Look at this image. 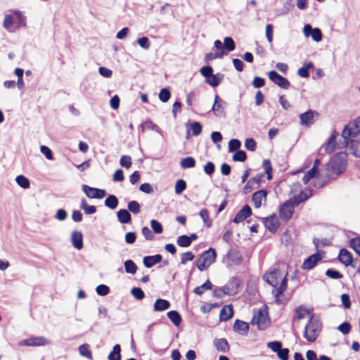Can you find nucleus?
Returning a JSON list of instances; mask_svg holds the SVG:
<instances>
[{
	"label": "nucleus",
	"mask_w": 360,
	"mask_h": 360,
	"mask_svg": "<svg viewBox=\"0 0 360 360\" xmlns=\"http://www.w3.org/2000/svg\"><path fill=\"white\" fill-rule=\"evenodd\" d=\"M174 188L176 194H181L186 188V181L184 179L177 180Z\"/></svg>",
	"instance_id": "obj_47"
},
{
	"label": "nucleus",
	"mask_w": 360,
	"mask_h": 360,
	"mask_svg": "<svg viewBox=\"0 0 360 360\" xmlns=\"http://www.w3.org/2000/svg\"><path fill=\"white\" fill-rule=\"evenodd\" d=\"M247 158V155L244 150H238L232 156V160L235 162H244Z\"/></svg>",
	"instance_id": "obj_46"
},
{
	"label": "nucleus",
	"mask_w": 360,
	"mask_h": 360,
	"mask_svg": "<svg viewBox=\"0 0 360 360\" xmlns=\"http://www.w3.org/2000/svg\"><path fill=\"white\" fill-rule=\"evenodd\" d=\"M212 287L211 282L207 280L205 283H204L202 285L196 287L193 292L196 295H201L204 293L205 290H210Z\"/></svg>",
	"instance_id": "obj_40"
},
{
	"label": "nucleus",
	"mask_w": 360,
	"mask_h": 360,
	"mask_svg": "<svg viewBox=\"0 0 360 360\" xmlns=\"http://www.w3.org/2000/svg\"><path fill=\"white\" fill-rule=\"evenodd\" d=\"M167 316L174 326H179V324L181 321V317L178 311H170L167 312Z\"/></svg>",
	"instance_id": "obj_36"
},
{
	"label": "nucleus",
	"mask_w": 360,
	"mask_h": 360,
	"mask_svg": "<svg viewBox=\"0 0 360 360\" xmlns=\"http://www.w3.org/2000/svg\"><path fill=\"white\" fill-rule=\"evenodd\" d=\"M131 295L137 300H141L144 298L145 294L141 288L134 287L131 290Z\"/></svg>",
	"instance_id": "obj_54"
},
{
	"label": "nucleus",
	"mask_w": 360,
	"mask_h": 360,
	"mask_svg": "<svg viewBox=\"0 0 360 360\" xmlns=\"http://www.w3.org/2000/svg\"><path fill=\"white\" fill-rule=\"evenodd\" d=\"M347 146L349 147L354 156L360 157V141L349 139V144Z\"/></svg>",
	"instance_id": "obj_32"
},
{
	"label": "nucleus",
	"mask_w": 360,
	"mask_h": 360,
	"mask_svg": "<svg viewBox=\"0 0 360 360\" xmlns=\"http://www.w3.org/2000/svg\"><path fill=\"white\" fill-rule=\"evenodd\" d=\"M240 146L241 143L238 139H231L228 145L229 152L233 153L237 151L240 148Z\"/></svg>",
	"instance_id": "obj_44"
},
{
	"label": "nucleus",
	"mask_w": 360,
	"mask_h": 360,
	"mask_svg": "<svg viewBox=\"0 0 360 360\" xmlns=\"http://www.w3.org/2000/svg\"><path fill=\"white\" fill-rule=\"evenodd\" d=\"M318 115L319 113L312 110H309L307 112L300 114V124L306 127L312 125L315 122V117Z\"/></svg>",
	"instance_id": "obj_13"
},
{
	"label": "nucleus",
	"mask_w": 360,
	"mask_h": 360,
	"mask_svg": "<svg viewBox=\"0 0 360 360\" xmlns=\"http://www.w3.org/2000/svg\"><path fill=\"white\" fill-rule=\"evenodd\" d=\"M268 191L262 189L253 193L252 201L255 208H259L266 201Z\"/></svg>",
	"instance_id": "obj_14"
},
{
	"label": "nucleus",
	"mask_w": 360,
	"mask_h": 360,
	"mask_svg": "<svg viewBox=\"0 0 360 360\" xmlns=\"http://www.w3.org/2000/svg\"><path fill=\"white\" fill-rule=\"evenodd\" d=\"M255 181L253 179H250L245 187L243 188V193H248L250 191H252L254 189L258 188L259 186H257V184H254Z\"/></svg>",
	"instance_id": "obj_56"
},
{
	"label": "nucleus",
	"mask_w": 360,
	"mask_h": 360,
	"mask_svg": "<svg viewBox=\"0 0 360 360\" xmlns=\"http://www.w3.org/2000/svg\"><path fill=\"white\" fill-rule=\"evenodd\" d=\"M360 134V116L357 117L352 121L349 122L345 126L342 131V137L343 138L346 145L349 144L350 138H355Z\"/></svg>",
	"instance_id": "obj_5"
},
{
	"label": "nucleus",
	"mask_w": 360,
	"mask_h": 360,
	"mask_svg": "<svg viewBox=\"0 0 360 360\" xmlns=\"http://www.w3.org/2000/svg\"><path fill=\"white\" fill-rule=\"evenodd\" d=\"M137 44L143 49H148L150 48V41L148 37H142L137 39Z\"/></svg>",
	"instance_id": "obj_57"
},
{
	"label": "nucleus",
	"mask_w": 360,
	"mask_h": 360,
	"mask_svg": "<svg viewBox=\"0 0 360 360\" xmlns=\"http://www.w3.org/2000/svg\"><path fill=\"white\" fill-rule=\"evenodd\" d=\"M266 345L273 352H276V353L282 347V344L279 341L269 342Z\"/></svg>",
	"instance_id": "obj_62"
},
{
	"label": "nucleus",
	"mask_w": 360,
	"mask_h": 360,
	"mask_svg": "<svg viewBox=\"0 0 360 360\" xmlns=\"http://www.w3.org/2000/svg\"><path fill=\"white\" fill-rule=\"evenodd\" d=\"M71 242L75 248L81 250L83 248V236L82 233L77 231H72Z\"/></svg>",
	"instance_id": "obj_19"
},
{
	"label": "nucleus",
	"mask_w": 360,
	"mask_h": 360,
	"mask_svg": "<svg viewBox=\"0 0 360 360\" xmlns=\"http://www.w3.org/2000/svg\"><path fill=\"white\" fill-rule=\"evenodd\" d=\"M128 209L130 212L134 214H138L140 212L141 208L139 203L136 200L130 201L128 203Z\"/></svg>",
	"instance_id": "obj_55"
},
{
	"label": "nucleus",
	"mask_w": 360,
	"mask_h": 360,
	"mask_svg": "<svg viewBox=\"0 0 360 360\" xmlns=\"http://www.w3.org/2000/svg\"><path fill=\"white\" fill-rule=\"evenodd\" d=\"M289 349L282 347L277 352V356L281 360H288Z\"/></svg>",
	"instance_id": "obj_64"
},
{
	"label": "nucleus",
	"mask_w": 360,
	"mask_h": 360,
	"mask_svg": "<svg viewBox=\"0 0 360 360\" xmlns=\"http://www.w3.org/2000/svg\"><path fill=\"white\" fill-rule=\"evenodd\" d=\"M252 84L256 89L261 88L264 86L265 80L262 77H255L252 80Z\"/></svg>",
	"instance_id": "obj_63"
},
{
	"label": "nucleus",
	"mask_w": 360,
	"mask_h": 360,
	"mask_svg": "<svg viewBox=\"0 0 360 360\" xmlns=\"http://www.w3.org/2000/svg\"><path fill=\"white\" fill-rule=\"evenodd\" d=\"M233 315V309L231 305L224 306L220 311V320L227 321L231 319Z\"/></svg>",
	"instance_id": "obj_22"
},
{
	"label": "nucleus",
	"mask_w": 360,
	"mask_h": 360,
	"mask_svg": "<svg viewBox=\"0 0 360 360\" xmlns=\"http://www.w3.org/2000/svg\"><path fill=\"white\" fill-rule=\"evenodd\" d=\"M311 315L310 311L307 309L303 306H300L295 309V316L294 319H302Z\"/></svg>",
	"instance_id": "obj_33"
},
{
	"label": "nucleus",
	"mask_w": 360,
	"mask_h": 360,
	"mask_svg": "<svg viewBox=\"0 0 360 360\" xmlns=\"http://www.w3.org/2000/svg\"><path fill=\"white\" fill-rule=\"evenodd\" d=\"M271 323L266 306H262L258 310H255L251 320V324L257 326L259 330L266 329Z\"/></svg>",
	"instance_id": "obj_3"
},
{
	"label": "nucleus",
	"mask_w": 360,
	"mask_h": 360,
	"mask_svg": "<svg viewBox=\"0 0 360 360\" xmlns=\"http://www.w3.org/2000/svg\"><path fill=\"white\" fill-rule=\"evenodd\" d=\"M200 217L202 219L205 225L207 227H210L212 224V221L209 217L208 212L206 209H202L199 213Z\"/></svg>",
	"instance_id": "obj_42"
},
{
	"label": "nucleus",
	"mask_w": 360,
	"mask_h": 360,
	"mask_svg": "<svg viewBox=\"0 0 360 360\" xmlns=\"http://www.w3.org/2000/svg\"><path fill=\"white\" fill-rule=\"evenodd\" d=\"M224 48L228 51H232L235 49V42L231 37H227L224 39Z\"/></svg>",
	"instance_id": "obj_52"
},
{
	"label": "nucleus",
	"mask_w": 360,
	"mask_h": 360,
	"mask_svg": "<svg viewBox=\"0 0 360 360\" xmlns=\"http://www.w3.org/2000/svg\"><path fill=\"white\" fill-rule=\"evenodd\" d=\"M269 79L278 86L287 89L290 86L289 81L280 75L276 71L271 70L268 74Z\"/></svg>",
	"instance_id": "obj_9"
},
{
	"label": "nucleus",
	"mask_w": 360,
	"mask_h": 360,
	"mask_svg": "<svg viewBox=\"0 0 360 360\" xmlns=\"http://www.w3.org/2000/svg\"><path fill=\"white\" fill-rule=\"evenodd\" d=\"M161 255H155L153 256H146L143 258V264L147 268H150L155 264L159 263L162 260Z\"/></svg>",
	"instance_id": "obj_21"
},
{
	"label": "nucleus",
	"mask_w": 360,
	"mask_h": 360,
	"mask_svg": "<svg viewBox=\"0 0 360 360\" xmlns=\"http://www.w3.org/2000/svg\"><path fill=\"white\" fill-rule=\"evenodd\" d=\"M347 165V155L345 153H339L334 155L326 165L327 169L333 174L339 175L343 173Z\"/></svg>",
	"instance_id": "obj_2"
},
{
	"label": "nucleus",
	"mask_w": 360,
	"mask_h": 360,
	"mask_svg": "<svg viewBox=\"0 0 360 360\" xmlns=\"http://www.w3.org/2000/svg\"><path fill=\"white\" fill-rule=\"evenodd\" d=\"M226 103L222 100L218 95L214 97V103L212 105V110L217 117H222L226 115L225 108Z\"/></svg>",
	"instance_id": "obj_10"
},
{
	"label": "nucleus",
	"mask_w": 360,
	"mask_h": 360,
	"mask_svg": "<svg viewBox=\"0 0 360 360\" xmlns=\"http://www.w3.org/2000/svg\"><path fill=\"white\" fill-rule=\"evenodd\" d=\"M321 322L318 319L315 318L314 315H311L304 328V337L309 342H314L321 332Z\"/></svg>",
	"instance_id": "obj_4"
},
{
	"label": "nucleus",
	"mask_w": 360,
	"mask_h": 360,
	"mask_svg": "<svg viewBox=\"0 0 360 360\" xmlns=\"http://www.w3.org/2000/svg\"><path fill=\"white\" fill-rule=\"evenodd\" d=\"M82 189L89 198L102 199L106 195L104 190L90 187L87 185H82Z\"/></svg>",
	"instance_id": "obj_11"
},
{
	"label": "nucleus",
	"mask_w": 360,
	"mask_h": 360,
	"mask_svg": "<svg viewBox=\"0 0 360 360\" xmlns=\"http://www.w3.org/2000/svg\"><path fill=\"white\" fill-rule=\"evenodd\" d=\"M314 68L311 62H309L298 69L297 75L303 78H307L309 76V70Z\"/></svg>",
	"instance_id": "obj_31"
},
{
	"label": "nucleus",
	"mask_w": 360,
	"mask_h": 360,
	"mask_svg": "<svg viewBox=\"0 0 360 360\" xmlns=\"http://www.w3.org/2000/svg\"><path fill=\"white\" fill-rule=\"evenodd\" d=\"M47 344H49V340L41 336L30 338L20 342V345L26 346H44Z\"/></svg>",
	"instance_id": "obj_15"
},
{
	"label": "nucleus",
	"mask_w": 360,
	"mask_h": 360,
	"mask_svg": "<svg viewBox=\"0 0 360 360\" xmlns=\"http://www.w3.org/2000/svg\"><path fill=\"white\" fill-rule=\"evenodd\" d=\"M227 258L233 264L239 265L242 262V257L239 252L236 250L231 249L227 253Z\"/></svg>",
	"instance_id": "obj_23"
},
{
	"label": "nucleus",
	"mask_w": 360,
	"mask_h": 360,
	"mask_svg": "<svg viewBox=\"0 0 360 360\" xmlns=\"http://www.w3.org/2000/svg\"><path fill=\"white\" fill-rule=\"evenodd\" d=\"M224 78V75L220 73L212 75L210 77L205 79V82L212 87L217 86Z\"/></svg>",
	"instance_id": "obj_29"
},
{
	"label": "nucleus",
	"mask_w": 360,
	"mask_h": 360,
	"mask_svg": "<svg viewBox=\"0 0 360 360\" xmlns=\"http://www.w3.org/2000/svg\"><path fill=\"white\" fill-rule=\"evenodd\" d=\"M338 258L340 261L346 266L349 265L352 262L351 253L345 249H342L340 251Z\"/></svg>",
	"instance_id": "obj_24"
},
{
	"label": "nucleus",
	"mask_w": 360,
	"mask_h": 360,
	"mask_svg": "<svg viewBox=\"0 0 360 360\" xmlns=\"http://www.w3.org/2000/svg\"><path fill=\"white\" fill-rule=\"evenodd\" d=\"M233 330L240 335H247L249 331V324L237 319L233 324Z\"/></svg>",
	"instance_id": "obj_20"
},
{
	"label": "nucleus",
	"mask_w": 360,
	"mask_h": 360,
	"mask_svg": "<svg viewBox=\"0 0 360 360\" xmlns=\"http://www.w3.org/2000/svg\"><path fill=\"white\" fill-rule=\"evenodd\" d=\"M124 269L127 274H134L137 271L136 264L131 259L124 262Z\"/></svg>",
	"instance_id": "obj_41"
},
{
	"label": "nucleus",
	"mask_w": 360,
	"mask_h": 360,
	"mask_svg": "<svg viewBox=\"0 0 360 360\" xmlns=\"http://www.w3.org/2000/svg\"><path fill=\"white\" fill-rule=\"evenodd\" d=\"M96 291L98 295L105 296L108 294L110 289L108 286L101 284L96 287Z\"/></svg>",
	"instance_id": "obj_59"
},
{
	"label": "nucleus",
	"mask_w": 360,
	"mask_h": 360,
	"mask_svg": "<svg viewBox=\"0 0 360 360\" xmlns=\"http://www.w3.org/2000/svg\"><path fill=\"white\" fill-rule=\"evenodd\" d=\"M170 307L169 301L164 299H158L154 304V310L155 311H162L168 309Z\"/></svg>",
	"instance_id": "obj_25"
},
{
	"label": "nucleus",
	"mask_w": 360,
	"mask_h": 360,
	"mask_svg": "<svg viewBox=\"0 0 360 360\" xmlns=\"http://www.w3.org/2000/svg\"><path fill=\"white\" fill-rule=\"evenodd\" d=\"M217 253L214 249L210 248L197 260L196 266L200 271L207 269L216 259Z\"/></svg>",
	"instance_id": "obj_6"
},
{
	"label": "nucleus",
	"mask_w": 360,
	"mask_h": 360,
	"mask_svg": "<svg viewBox=\"0 0 360 360\" xmlns=\"http://www.w3.org/2000/svg\"><path fill=\"white\" fill-rule=\"evenodd\" d=\"M295 205H296L291 199L285 202L279 210L280 217L285 221L290 219L292 216Z\"/></svg>",
	"instance_id": "obj_8"
},
{
	"label": "nucleus",
	"mask_w": 360,
	"mask_h": 360,
	"mask_svg": "<svg viewBox=\"0 0 360 360\" xmlns=\"http://www.w3.org/2000/svg\"><path fill=\"white\" fill-rule=\"evenodd\" d=\"M180 166L184 169L193 168L195 166V160L192 157H186L181 159Z\"/></svg>",
	"instance_id": "obj_38"
},
{
	"label": "nucleus",
	"mask_w": 360,
	"mask_h": 360,
	"mask_svg": "<svg viewBox=\"0 0 360 360\" xmlns=\"http://www.w3.org/2000/svg\"><path fill=\"white\" fill-rule=\"evenodd\" d=\"M321 259V256L319 254H314L304 259L302 265V269L304 270H310L313 269Z\"/></svg>",
	"instance_id": "obj_16"
},
{
	"label": "nucleus",
	"mask_w": 360,
	"mask_h": 360,
	"mask_svg": "<svg viewBox=\"0 0 360 360\" xmlns=\"http://www.w3.org/2000/svg\"><path fill=\"white\" fill-rule=\"evenodd\" d=\"M263 167L267 175V179L271 180L272 179V167L271 162L269 160H264Z\"/></svg>",
	"instance_id": "obj_49"
},
{
	"label": "nucleus",
	"mask_w": 360,
	"mask_h": 360,
	"mask_svg": "<svg viewBox=\"0 0 360 360\" xmlns=\"http://www.w3.org/2000/svg\"><path fill=\"white\" fill-rule=\"evenodd\" d=\"M350 246L360 257V238L356 237L350 240Z\"/></svg>",
	"instance_id": "obj_50"
},
{
	"label": "nucleus",
	"mask_w": 360,
	"mask_h": 360,
	"mask_svg": "<svg viewBox=\"0 0 360 360\" xmlns=\"http://www.w3.org/2000/svg\"><path fill=\"white\" fill-rule=\"evenodd\" d=\"M171 97V93L169 89L164 88L162 89L159 93V99L162 102H167Z\"/></svg>",
	"instance_id": "obj_51"
},
{
	"label": "nucleus",
	"mask_w": 360,
	"mask_h": 360,
	"mask_svg": "<svg viewBox=\"0 0 360 360\" xmlns=\"http://www.w3.org/2000/svg\"><path fill=\"white\" fill-rule=\"evenodd\" d=\"M303 33L306 37H311L312 39L316 42H319L322 40V32L319 28H312V27L307 24L304 26Z\"/></svg>",
	"instance_id": "obj_12"
},
{
	"label": "nucleus",
	"mask_w": 360,
	"mask_h": 360,
	"mask_svg": "<svg viewBox=\"0 0 360 360\" xmlns=\"http://www.w3.org/2000/svg\"><path fill=\"white\" fill-rule=\"evenodd\" d=\"M13 13L17 18L19 26L20 27H25L27 19H26V17L22 14V13L18 10L13 11Z\"/></svg>",
	"instance_id": "obj_48"
},
{
	"label": "nucleus",
	"mask_w": 360,
	"mask_h": 360,
	"mask_svg": "<svg viewBox=\"0 0 360 360\" xmlns=\"http://www.w3.org/2000/svg\"><path fill=\"white\" fill-rule=\"evenodd\" d=\"M264 226L271 232H276L279 226L277 217L274 215L266 218L264 220Z\"/></svg>",
	"instance_id": "obj_18"
},
{
	"label": "nucleus",
	"mask_w": 360,
	"mask_h": 360,
	"mask_svg": "<svg viewBox=\"0 0 360 360\" xmlns=\"http://www.w3.org/2000/svg\"><path fill=\"white\" fill-rule=\"evenodd\" d=\"M263 279L274 288L272 292L274 295L275 301L277 304H281L279 297L287 288L286 276H283L278 269H274L266 273L263 276Z\"/></svg>",
	"instance_id": "obj_1"
},
{
	"label": "nucleus",
	"mask_w": 360,
	"mask_h": 360,
	"mask_svg": "<svg viewBox=\"0 0 360 360\" xmlns=\"http://www.w3.org/2000/svg\"><path fill=\"white\" fill-rule=\"evenodd\" d=\"M16 183L22 188H28L30 187V181L27 177L23 175H19L15 179Z\"/></svg>",
	"instance_id": "obj_45"
},
{
	"label": "nucleus",
	"mask_w": 360,
	"mask_h": 360,
	"mask_svg": "<svg viewBox=\"0 0 360 360\" xmlns=\"http://www.w3.org/2000/svg\"><path fill=\"white\" fill-rule=\"evenodd\" d=\"M214 345L218 351L221 352H226L229 349V343L225 338L215 340Z\"/></svg>",
	"instance_id": "obj_26"
},
{
	"label": "nucleus",
	"mask_w": 360,
	"mask_h": 360,
	"mask_svg": "<svg viewBox=\"0 0 360 360\" xmlns=\"http://www.w3.org/2000/svg\"><path fill=\"white\" fill-rule=\"evenodd\" d=\"M80 207L84 210V212L86 214H92L96 212V207L94 205H88L84 198H82L81 200Z\"/></svg>",
	"instance_id": "obj_37"
},
{
	"label": "nucleus",
	"mask_w": 360,
	"mask_h": 360,
	"mask_svg": "<svg viewBox=\"0 0 360 360\" xmlns=\"http://www.w3.org/2000/svg\"><path fill=\"white\" fill-rule=\"evenodd\" d=\"M120 164L122 167L129 168L131 166V158L129 155H123L120 158Z\"/></svg>",
	"instance_id": "obj_60"
},
{
	"label": "nucleus",
	"mask_w": 360,
	"mask_h": 360,
	"mask_svg": "<svg viewBox=\"0 0 360 360\" xmlns=\"http://www.w3.org/2000/svg\"><path fill=\"white\" fill-rule=\"evenodd\" d=\"M105 205L112 210L118 205V200L115 195H110L105 200Z\"/></svg>",
	"instance_id": "obj_39"
},
{
	"label": "nucleus",
	"mask_w": 360,
	"mask_h": 360,
	"mask_svg": "<svg viewBox=\"0 0 360 360\" xmlns=\"http://www.w3.org/2000/svg\"><path fill=\"white\" fill-rule=\"evenodd\" d=\"M79 352L81 356H84L89 360H92V354L88 344H83L80 345L79 347Z\"/></svg>",
	"instance_id": "obj_34"
},
{
	"label": "nucleus",
	"mask_w": 360,
	"mask_h": 360,
	"mask_svg": "<svg viewBox=\"0 0 360 360\" xmlns=\"http://www.w3.org/2000/svg\"><path fill=\"white\" fill-rule=\"evenodd\" d=\"M150 226L155 233H161L163 231L161 224L155 219L150 221Z\"/></svg>",
	"instance_id": "obj_58"
},
{
	"label": "nucleus",
	"mask_w": 360,
	"mask_h": 360,
	"mask_svg": "<svg viewBox=\"0 0 360 360\" xmlns=\"http://www.w3.org/2000/svg\"><path fill=\"white\" fill-rule=\"evenodd\" d=\"M141 127L143 132L146 130H153L157 133L162 134L160 128L157 124H154L151 120H146L141 125Z\"/></svg>",
	"instance_id": "obj_28"
},
{
	"label": "nucleus",
	"mask_w": 360,
	"mask_h": 360,
	"mask_svg": "<svg viewBox=\"0 0 360 360\" xmlns=\"http://www.w3.org/2000/svg\"><path fill=\"white\" fill-rule=\"evenodd\" d=\"M252 214V210L249 205H245L235 216L233 221L236 224H238L245 219H246L248 217H250Z\"/></svg>",
	"instance_id": "obj_17"
},
{
	"label": "nucleus",
	"mask_w": 360,
	"mask_h": 360,
	"mask_svg": "<svg viewBox=\"0 0 360 360\" xmlns=\"http://www.w3.org/2000/svg\"><path fill=\"white\" fill-rule=\"evenodd\" d=\"M338 134L334 131L333 134L330 136L327 144L325 146V151L327 153H331L335 148L336 146V138Z\"/></svg>",
	"instance_id": "obj_30"
},
{
	"label": "nucleus",
	"mask_w": 360,
	"mask_h": 360,
	"mask_svg": "<svg viewBox=\"0 0 360 360\" xmlns=\"http://www.w3.org/2000/svg\"><path fill=\"white\" fill-rule=\"evenodd\" d=\"M190 129L192 131L193 136H198L202 132V126L200 122H195L190 124Z\"/></svg>",
	"instance_id": "obj_53"
},
{
	"label": "nucleus",
	"mask_w": 360,
	"mask_h": 360,
	"mask_svg": "<svg viewBox=\"0 0 360 360\" xmlns=\"http://www.w3.org/2000/svg\"><path fill=\"white\" fill-rule=\"evenodd\" d=\"M121 347L120 345H115L112 351L108 355V360H121Z\"/></svg>",
	"instance_id": "obj_35"
},
{
	"label": "nucleus",
	"mask_w": 360,
	"mask_h": 360,
	"mask_svg": "<svg viewBox=\"0 0 360 360\" xmlns=\"http://www.w3.org/2000/svg\"><path fill=\"white\" fill-rule=\"evenodd\" d=\"M201 75L206 79L210 77L213 74V69L211 66H204L200 70Z\"/></svg>",
	"instance_id": "obj_61"
},
{
	"label": "nucleus",
	"mask_w": 360,
	"mask_h": 360,
	"mask_svg": "<svg viewBox=\"0 0 360 360\" xmlns=\"http://www.w3.org/2000/svg\"><path fill=\"white\" fill-rule=\"evenodd\" d=\"M291 193L292 195L291 200L296 205H298L300 202L305 201L311 195V191L304 192L301 190V185L300 183H294L292 184Z\"/></svg>",
	"instance_id": "obj_7"
},
{
	"label": "nucleus",
	"mask_w": 360,
	"mask_h": 360,
	"mask_svg": "<svg viewBox=\"0 0 360 360\" xmlns=\"http://www.w3.org/2000/svg\"><path fill=\"white\" fill-rule=\"evenodd\" d=\"M176 243L179 246L182 248H187L191 245V240L186 235H182L178 237Z\"/></svg>",
	"instance_id": "obj_43"
},
{
	"label": "nucleus",
	"mask_w": 360,
	"mask_h": 360,
	"mask_svg": "<svg viewBox=\"0 0 360 360\" xmlns=\"http://www.w3.org/2000/svg\"><path fill=\"white\" fill-rule=\"evenodd\" d=\"M117 216L118 221L122 224L129 223L131 219L130 213L129 212L128 210L125 209H122L119 210L117 212Z\"/></svg>",
	"instance_id": "obj_27"
}]
</instances>
